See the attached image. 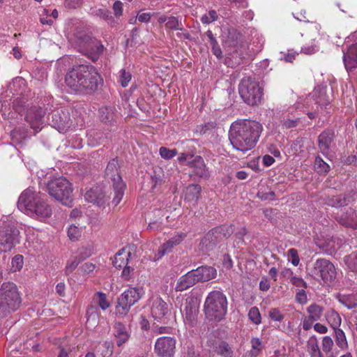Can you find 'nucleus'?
<instances>
[{"instance_id":"nucleus-10","label":"nucleus","mask_w":357,"mask_h":357,"mask_svg":"<svg viewBox=\"0 0 357 357\" xmlns=\"http://www.w3.org/2000/svg\"><path fill=\"white\" fill-rule=\"evenodd\" d=\"M310 273L314 278L320 279L324 284H327L332 283L337 275L336 268L333 264L324 258L317 259L314 261Z\"/></svg>"},{"instance_id":"nucleus-45","label":"nucleus","mask_w":357,"mask_h":357,"mask_svg":"<svg viewBox=\"0 0 357 357\" xmlns=\"http://www.w3.org/2000/svg\"><path fill=\"white\" fill-rule=\"evenodd\" d=\"M314 168L320 174H326L330 170V166L320 156H317L314 160Z\"/></svg>"},{"instance_id":"nucleus-52","label":"nucleus","mask_w":357,"mask_h":357,"mask_svg":"<svg viewBox=\"0 0 357 357\" xmlns=\"http://www.w3.org/2000/svg\"><path fill=\"white\" fill-rule=\"evenodd\" d=\"M268 317L272 321L280 322L284 319V314L279 308L274 307L270 309L268 312Z\"/></svg>"},{"instance_id":"nucleus-48","label":"nucleus","mask_w":357,"mask_h":357,"mask_svg":"<svg viewBox=\"0 0 357 357\" xmlns=\"http://www.w3.org/2000/svg\"><path fill=\"white\" fill-rule=\"evenodd\" d=\"M132 79V75L130 72L126 71L125 69H121L119 71V76L118 82L123 87H126Z\"/></svg>"},{"instance_id":"nucleus-61","label":"nucleus","mask_w":357,"mask_h":357,"mask_svg":"<svg viewBox=\"0 0 357 357\" xmlns=\"http://www.w3.org/2000/svg\"><path fill=\"white\" fill-rule=\"evenodd\" d=\"M114 14L115 17H119L123 14V3L120 1H116L113 4Z\"/></svg>"},{"instance_id":"nucleus-41","label":"nucleus","mask_w":357,"mask_h":357,"mask_svg":"<svg viewBox=\"0 0 357 357\" xmlns=\"http://www.w3.org/2000/svg\"><path fill=\"white\" fill-rule=\"evenodd\" d=\"M86 255L84 256L80 257L78 259V256H73L70 260L68 261L66 267V272L67 274H69L72 273L75 269L77 267L79 264L90 257L89 253H85Z\"/></svg>"},{"instance_id":"nucleus-63","label":"nucleus","mask_w":357,"mask_h":357,"mask_svg":"<svg viewBox=\"0 0 357 357\" xmlns=\"http://www.w3.org/2000/svg\"><path fill=\"white\" fill-rule=\"evenodd\" d=\"M182 30H178L179 31L176 33V36L181 40H190L191 38L190 33L183 28V25L181 26Z\"/></svg>"},{"instance_id":"nucleus-49","label":"nucleus","mask_w":357,"mask_h":357,"mask_svg":"<svg viewBox=\"0 0 357 357\" xmlns=\"http://www.w3.org/2000/svg\"><path fill=\"white\" fill-rule=\"evenodd\" d=\"M86 315L87 318V321H89L91 319L94 321H96L99 317V312L98 307L93 305V304L91 303L87 307Z\"/></svg>"},{"instance_id":"nucleus-9","label":"nucleus","mask_w":357,"mask_h":357,"mask_svg":"<svg viewBox=\"0 0 357 357\" xmlns=\"http://www.w3.org/2000/svg\"><path fill=\"white\" fill-rule=\"evenodd\" d=\"M105 177L112 182L113 198L112 204L116 206L123 199L126 184L119 174V165L117 158L112 159L105 169Z\"/></svg>"},{"instance_id":"nucleus-13","label":"nucleus","mask_w":357,"mask_h":357,"mask_svg":"<svg viewBox=\"0 0 357 357\" xmlns=\"http://www.w3.org/2000/svg\"><path fill=\"white\" fill-rule=\"evenodd\" d=\"M176 345L175 337L162 336L156 340L154 351L158 357H174Z\"/></svg>"},{"instance_id":"nucleus-37","label":"nucleus","mask_w":357,"mask_h":357,"mask_svg":"<svg viewBox=\"0 0 357 357\" xmlns=\"http://www.w3.org/2000/svg\"><path fill=\"white\" fill-rule=\"evenodd\" d=\"M325 318L328 324L333 330L339 328L342 323L340 314L333 309L328 310L325 314Z\"/></svg>"},{"instance_id":"nucleus-44","label":"nucleus","mask_w":357,"mask_h":357,"mask_svg":"<svg viewBox=\"0 0 357 357\" xmlns=\"http://www.w3.org/2000/svg\"><path fill=\"white\" fill-rule=\"evenodd\" d=\"M248 319L255 325H259L261 323V316L257 307H252L248 312Z\"/></svg>"},{"instance_id":"nucleus-47","label":"nucleus","mask_w":357,"mask_h":357,"mask_svg":"<svg viewBox=\"0 0 357 357\" xmlns=\"http://www.w3.org/2000/svg\"><path fill=\"white\" fill-rule=\"evenodd\" d=\"M82 234V228H79L75 225H71L68 229V236L72 241H77L79 240Z\"/></svg>"},{"instance_id":"nucleus-50","label":"nucleus","mask_w":357,"mask_h":357,"mask_svg":"<svg viewBox=\"0 0 357 357\" xmlns=\"http://www.w3.org/2000/svg\"><path fill=\"white\" fill-rule=\"evenodd\" d=\"M355 215V212L354 210L350 208L349 212L347 213V215L345 217H343V215H340L337 217V219L338 222L342 225H345L346 227L350 226L351 224V222L354 220V216Z\"/></svg>"},{"instance_id":"nucleus-43","label":"nucleus","mask_w":357,"mask_h":357,"mask_svg":"<svg viewBox=\"0 0 357 357\" xmlns=\"http://www.w3.org/2000/svg\"><path fill=\"white\" fill-rule=\"evenodd\" d=\"M335 339L336 344L341 349L347 347V341L344 331L339 328L335 329Z\"/></svg>"},{"instance_id":"nucleus-2","label":"nucleus","mask_w":357,"mask_h":357,"mask_svg":"<svg viewBox=\"0 0 357 357\" xmlns=\"http://www.w3.org/2000/svg\"><path fill=\"white\" fill-rule=\"evenodd\" d=\"M262 130L261 124L256 121H236L230 127L229 141L236 150L245 153L256 146Z\"/></svg>"},{"instance_id":"nucleus-1","label":"nucleus","mask_w":357,"mask_h":357,"mask_svg":"<svg viewBox=\"0 0 357 357\" xmlns=\"http://www.w3.org/2000/svg\"><path fill=\"white\" fill-rule=\"evenodd\" d=\"M65 82L75 93L92 94L102 85L103 79L93 66L80 64L68 70Z\"/></svg>"},{"instance_id":"nucleus-7","label":"nucleus","mask_w":357,"mask_h":357,"mask_svg":"<svg viewBox=\"0 0 357 357\" xmlns=\"http://www.w3.org/2000/svg\"><path fill=\"white\" fill-rule=\"evenodd\" d=\"M238 93L243 100L249 105H257L262 100L263 88L254 77H243L238 85Z\"/></svg>"},{"instance_id":"nucleus-21","label":"nucleus","mask_w":357,"mask_h":357,"mask_svg":"<svg viewBox=\"0 0 357 357\" xmlns=\"http://www.w3.org/2000/svg\"><path fill=\"white\" fill-rule=\"evenodd\" d=\"M343 61L348 73H351L357 68V43L349 45L343 51Z\"/></svg>"},{"instance_id":"nucleus-36","label":"nucleus","mask_w":357,"mask_h":357,"mask_svg":"<svg viewBox=\"0 0 357 357\" xmlns=\"http://www.w3.org/2000/svg\"><path fill=\"white\" fill-rule=\"evenodd\" d=\"M241 34L235 29H229L227 38L224 40V45L227 47H236L241 39Z\"/></svg>"},{"instance_id":"nucleus-60","label":"nucleus","mask_w":357,"mask_h":357,"mask_svg":"<svg viewBox=\"0 0 357 357\" xmlns=\"http://www.w3.org/2000/svg\"><path fill=\"white\" fill-rule=\"evenodd\" d=\"M13 267H15V271H20L23 266V257L20 255H16L12 260Z\"/></svg>"},{"instance_id":"nucleus-46","label":"nucleus","mask_w":357,"mask_h":357,"mask_svg":"<svg viewBox=\"0 0 357 357\" xmlns=\"http://www.w3.org/2000/svg\"><path fill=\"white\" fill-rule=\"evenodd\" d=\"M181 26V22L178 19V17L174 16H169L165 24V28L167 30H182Z\"/></svg>"},{"instance_id":"nucleus-18","label":"nucleus","mask_w":357,"mask_h":357,"mask_svg":"<svg viewBox=\"0 0 357 357\" xmlns=\"http://www.w3.org/2000/svg\"><path fill=\"white\" fill-rule=\"evenodd\" d=\"M181 312L183 316L189 322H193L199 312V302L194 296H188L181 306Z\"/></svg>"},{"instance_id":"nucleus-33","label":"nucleus","mask_w":357,"mask_h":357,"mask_svg":"<svg viewBox=\"0 0 357 357\" xmlns=\"http://www.w3.org/2000/svg\"><path fill=\"white\" fill-rule=\"evenodd\" d=\"M153 218H149V222L147 227V229L149 231H162V218L164 216L163 211L161 209L155 208L153 211Z\"/></svg>"},{"instance_id":"nucleus-34","label":"nucleus","mask_w":357,"mask_h":357,"mask_svg":"<svg viewBox=\"0 0 357 357\" xmlns=\"http://www.w3.org/2000/svg\"><path fill=\"white\" fill-rule=\"evenodd\" d=\"M99 117L105 124L112 125L116 121L115 108L110 106H103L99 109Z\"/></svg>"},{"instance_id":"nucleus-24","label":"nucleus","mask_w":357,"mask_h":357,"mask_svg":"<svg viewBox=\"0 0 357 357\" xmlns=\"http://www.w3.org/2000/svg\"><path fill=\"white\" fill-rule=\"evenodd\" d=\"M84 199L86 202L93 203L97 206H103L108 200L104 192L100 187H94L86 191L84 195Z\"/></svg>"},{"instance_id":"nucleus-4","label":"nucleus","mask_w":357,"mask_h":357,"mask_svg":"<svg viewBox=\"0 0 357 357\" xmlns=\"http://www.w3.org/2000/svg\"><path fill=\"white\" fill-rule=\"evenodd\" d=\"M293 15L298 21L307 22L302 36L312 41L311 45L306 44L301 50L306 54H312L319 51L320 42L324 39L323 34L320 33V25L316 22H310L307 13L303 9L296 10Z\"/></svg>"},{"instance_id":"nucleus-27","label":"nucleus","mask_w":357,"mask_h":357,"mask_svg":"<svg viewBox=\"0 0 357 357\" xmlns=\"http://www.w3.org/2000/svg\"><path fill=\"white\" fill-rule=\"evenodd\" d=\"M334 137L335 133L331 130H325L319 135L318 147L323 154L328 153Z\"/></svg>"},{"instance_id":"nucleus-25","label":"nucleus","mask_w":357,"mask_h":357,"mask_svg":"<svg viewBox=\"0 0 357 357\" xmlns=\"http://www.w3.org/2000/svg\"><path fill=\"white\" fill-rule=\"evenodd\" d=\"M187 165L193 168V172L197 176L203 178L209 177L208 170L202 156H194L191 160L188 161Z\"/></svg>"},{"instance_id":"nucleus-32","label":"nucleus","mask_w":357,"mask_h":357,"mask_svg":"<svg viewBox=\"0 0 357 357\" xmlns=\"http://www.w3.org/2000/svg\"><path fill=\"white\" fill-rule=\"evenodd\" d=\"M202 187L198 184H191L185 188L184 198L188 202L196 204L201 197Z\"/></svg>"},{"instance_id":"nucleus-19","label":"nucleus","mask_w":357,"mask_h":357,"mask_svg":"<svg viewBox=\"0 0 357 357\" xmlns=\"http://www.w3.org/2000/svg\"><path fill=\"white\" fill-rule=\"evenodd\" d=\"M44 109L40 107H31L26 112L25 119L31 128L36 131L40 130L43 123Z\"/></svg>"},{"instance_id":"nucleus-29","label":"nucleus","mask_w":357,"mask_h":357,"mask_svg":"<svg viewBox=\"0 0 357 357\" xmlns=\"http://www.w3.org/2000/svg\"><path fill=\"white\" fill-rule=\"evenodd\" d=\"M197 280L192 271L181 276L177 280L175 290L176 291H183L192 287L197 283Z\"/></svg>"},{"instance_id":"nucleus-58","label":"nucleus","mask_w":357,"mask_h":357,"mask_svg":"<svg viewBox=\"0 0 357 357\" xmlns=\"http://www.w3.org/2000/svg\"><path fill=\"white\" fill-rule=\"evenodd\" d=\"M290 282L294 287H296L298 288L306 289L307 287V284L306 282L304 281V280L302 278L298 277L296 275H294V277L291 278Z\"/></svg>"},{"instance_id":"nucleus-26","label":"nucleus","mask_w":357,"mask_h":357,"mask_svg":"<svg viewBox=\"0 0 357 357\" xmlns=\"http://www.w3.org/2000/svg\"><path fill=\"white\" fill-rule=\"evenodd\" d=\"M197 282H203L215 278L217 271L215 268L208 266H202L197 269L192 270Z\"/></svg>"},{"instance_id":"nucleus-57","label":"nucleus","mask_w":357,"mask_h":357,"mask_svg":"<svg viewBox=\"0 0 357 357\" xmlns=\"http://www.w3.org/2000/svg\"><path fill=\"white\" fill-rule=\"evenodd\" d=\"M296 301L301 304L305 305L307 302V297L305 289H298L296 294Z\"/></svg>"},{"instance_id":"nucleus-23","label":"nucleus","mask_w":357,"mask_h":357,"mask_svg":"<svg viewBox=\"0 0 357 357\" xmlns=\"http://www.w3.org/2000/svg\"><path fill=\"white\" fill-rule=\"evenodd\" d=\"M113 335L116 339V344L117 347H120L126 344L130 338L131 332L126 325L120 321H116L113 326Z\"/></svg>"},{"instance_id":"nucleus-30","label":"nucleus","mask_w":357,"mask_h":357,"mask_svg":"<svg viewBox=\"0 0 357 357\" xmlns=\"http://www.w3.org/2000/svg\"><path fill=\"white\" fill-rule=\"evenodd\" d=\"M29 213L39 219L46 218L51 216L52 208L41 197Z\"/></svg>"},{"instance_id":"nucleus-51","label":"nucleus","mask_w":357,"mask_h":357,"mask_svg":"<svg viewBox=\"0 0 357 357\" xmlns=\"http://www.w3.org/2000/svg\"><path fill=\"white\" fill-rule=\"evenodd\" d=\"M159 153L160 156L166 160L172 159L178 154L176 149H169L164 146L160 148Z\"/></svg>"},{"instance_id":"nucleus-35","label":"nucleus","mask_w":357,"mask_h":357,"mask_svg":"<svg viewBox=\"0 0 357 357\" xmlns=\"http://www.w3.org/2000/svg\"><path fill=\"white\" fill-rule=\"evenodd\" d=\"M354 201L351 196H347L343 195H339L337 196L328 197L327 200V204L333 207H342L347 206Z\"/></svg>"},{"instance_id":"nucleus-31","label":"nucleus","mask_w":357,"mask_h":357,"mask_svg":"<svg viewBox=\"0 0 357 357\" xmlns=\"http://www.w3.org/2000/svg\"><path fill=\"white\" fill-rule=\"evenodd\" d=\"M131 255V252L126 248H122L119 250L116 253L114 259L112 261L114 266L120 269L125 266H127L129 263Z\"/></svg>"},{"instance_id":"nucleus-40","label":"nucleus","mask_w":357,"mask_h":357,"mask_svg":"<svg viewBox=\"0 0 357 357\" xmlns=\"http://www.w3.org/2000/svg\"><path fill=\"white\" fill-rule=\"evenodd\" d=\"M307 312L308 313L307 317H309L310 319L317 321L321 319L324 309L320 305L313 303L307 307Z\"/></svg>"},{"instance_id":"nucleus-42","label":"nucleus","mask_w":357,"mask_h":357,"mask_svg":"<svg viewBox=\"0 0 357 357\" xmlns=\"http://www.w3.org/2000/svg\"><path fill=\"white\" fill-rule=\"evenodd\" d=\"M344 261L349 270L357 273V251L345 256Z\"/></svg>"},{"instance_id":"nucleus-56","label":"nucleus","mask_w":357,"mask_h":357,"mask_svg":"<svg viewBox=\"0 0 357 357\" xmlns=\"http://www.w3.org/2000/svg\"><path fill=\"white\" fill-rule=\"evenodd\" d=\"M322 350L325 354H328L332 351L334 343L330 336H324L322 339Z\"/></svg>"},{"instance_id":"nucleus-39","label":"nucleus","mask_w":357,"mask_h":357,"mask_svg":"<svg viewBox=\"0 0 357 357\" xmlns=\"http://www.w3.org/2000/svg\"><path fill=\"white\" fill-rule=\"evenodd\" d=\"M91 303L98 305L102 310H106L110 306L106 294L101 291H98L93 296Z\"/></svg>"},{"instance_id":"nucleus-20","label":"nucleus","mask_w":357,"mask_h":357,"mask_svg":"<svg viewBox=\"0 0 357 357\" xmlns=\"http://www.w3.org/2000/svg\"><path fill=\"white\" fill-rule=\"evenodd\" d=\"M312 102L320 106H326L330 103L328 96L326 94V87H316L313 91L312 94L309 95L305 98L304 102L306 108L308 109L310 103Z\"/></svg>"},{"instance_id":"nucleus-53","label":"nucleus","mask_w":357,"mask_h":357,"mask_svg":"<svg viewBox=\"0 0 357 357\" xmlns=\"http://www.w3.org/2000/svg\"><path fill=\"white\" fill-rule=\"evenodd\" d=\"M218 19V15L214 10H211L208 14L204 15L201 17V22L204 24H209Z\"/></svg>"},{"instance_id":"nucleus-15","label":"nucleus","mask_w":357,"mask_h":357,"mask_svg":"<svg viewBox=\"0 0 357 357\" xmlns=\"http://www.w3.org/2000/svg\"><path fill=\"white\" fill-rule=\"evenodd\" d=\"M151 314L154 320L165 322L169 314L167 303L160 296L153 297L151 300Z\"/></svg>"},{"instance_id":"nucleus-22","label":"nucleus","mask_w":357,"mask_h":357,"mask_svg":"<svg viewBox=\"0 0 357 357\" xmlns=\"http://www.w3.org/2000/svg\"><path fill=\"white\" fill-rule=\"evenodd\" d=\"M185 237L186 234L185 233L181 232L170 238L168 241H165L160 246L156 255V257L158 259H160L165 255L171 252L173 250V248L175 246L179 245L185 239Z\"/></svg>"},{"instance_id":"nucleus-6","label":"nucleus","mask_w":357,"mask_h":357,"mask_svg":"<svg viewBox=\"0 0 357 357\" xmlns=\"http://www.w3.org/2000/svg\"><path fill=\"white\" fill-rule=\"evenodd\" d=\"M21 304V298L17 286L13 282H4L0 289V318L17 310Z\"/></svg>"},{"instance_id":"nucleus-8","label":"nucleus","mask_w":357,"mask_h":357,"mask_svg":"<svg viewBox=\"0 0 357 357\" xmlns=\"http://www.w3.org/2000/svg\"><path fill=\"white\" fill-rule=\"evenodd\" d=\"M50 197L64 205L70 206L73 202V186L66 178L61 176L50 180L47 184Z\"/></svg>"},{"instance_id":"nucleus-16","label":"nucleus","mask_w":357,"mask_h":357,"mask_svg":"<svg viewBox=\"0 0 357 357\" xmlns=\"http://www.w3.org/2000/svg\"><path fill=\"white\" fill-rule=\"evenodd\" d=\"M231 234V229L226 226H220L210 230L202 238V243L206 247L214 245L223 238Z\"/></svg>"},{"instance_id":"nucleus-59","label":"nucleus","mask_w":357,"mask_h":357,"mask_svg":"<svg viewBox=\"0 0 357 357\" xmlns=\"http://www.w3.org/2000/svg\"><path fill=\"white\" fill-rule=\"evenodd\" d=\"M257 197L261 200H273L275 199V192L272 190L268 192L259 191Z\"/></svg>"},{"instance_id":"nucleus-55","label":"nucleus","mask_w":357,"mask_h":357,"mask_svg":"<svg viewBox=\"0 0 357 357\" xmlns=\"http://www.w3.org/2000/svg\"><path fill=\"white\" fill-rule=\"evenodd\" d=\"M317 245L327 252H331L336 250L335 246V241L333 238L328 239L325 243H321L319 241L317 243Z\"/></svg>"},{"instance_id":"nucleus-5","label":"nucleus","mask_w":357,"mask_h":357,"mask_svg":"<svg viewBox=\"0 0 357 357\" xmlns=\"http://www.w3.org/2000/svg\"><path fill=\"white\" fill-rule=\"evenodd\" d=\"M204 312L210 321L222 320L227 312V296L220 291H211L205 300Z\"/></svg>"},{"instance_id":"nucleus-17","label":"nucleus","mask_w":357,"mask_h":357,"mask_svg":"<svg viewBox=\"0 0 357 357\" xmlns=\"http://www.w3.org/2000/svg\"><path fill=\"white\" fill-rule=\"evenodd\" d=\"M52 126L59 132H67L72 126L70 114L68 110H57L52 116Z\"/></svg>"},{"instance_id":"nucleus-11","label":"nucleus","mask_w":357,"mask_h":357,"mask_svg":"<svg viewBox=\"0 0 357 357\" xmlns=\"http://www.w3.org/2000/svg\"><path fill=\"white\" fill-rule=\"evenodd\" d=\"M20 231L14 226H8L0 231V253L10 251L20 243Z\"/></svg>"},{"instance_id":"nucleus-3","label":"nucleus","mask_w":357,"mask_h":357,"mask_svg":"<svg viewBox=\"0 0 357 357\" xmlns=\"http://www.w3.org/2000/svg\"><path fill=\"white\" fill-rule=\"evenodd\" d=\"M70 40L80 52L93 61H97L103 51V45L92 38L84 28H76Z\"/></svg>"},{"instance_id":"nucleus-14","label":"nucleus","mask_w":357,"mask_h":357,"mask_svg":"<svg viewBox=\"0 0 357 357\" xmlns=\"http://www.w3.org/2000/svg\"><path fill=\"white\" fill-rule=\"evenodd\" d=\"M40 198V192L33 188H28L21 193L18 199L17 207L20 211L29 213Z\"/></svg>"},{"instance_id":"nucleus-12","label":"nucleus","mask_w":357,"mask_h":357,"mask_svg":"<svg viewBox=\"0 0 357 357\" xmlns=\"http://www.w3.org/2000/svg\"><path fill=\"white\" fill-rule=\"evenodd\" d=\"M144 294L142 288L131 287L126 289L119 298L118 305L119 307L121 308V312L119 309V312L121 314H126L130 307L136 303Z\"/></svg>"},{"instance_id":"nucleus-38","label":"nucleus","mask_w":357,"mask_h":357,"mask_svg":"<svg viewBox=\"0 0 357 357\" xmlns=\"http://www.w3.org/2000/svg\"><path fill=\"white\" fill-rule=\"evenodd\" d=\"M307 351L310 357H324L316 337H311L307 342Z\"/></svg>"},{"instance_id":"nucleus-54","label":"nucleus","mask_w":357,"mask_h":357,"mask_svg":"<svg viewBox=\"0 0 357 357\" xmlns=\"http://www.w3.org/2000/svg\"><path fill=\"white\" fill-rule=\"evenodd\" d=\"M288 261H290L294 266H298L300 263V257L296 249L290 248L287 251Z\"/></svg>"},{"instance_id":"nucleus-62","label":"nucleus","mask_w":357,"mask_h":357,"mask_svg":"<svg viewBox=\"0 0 357 357\" xmlns=\"http://www.w3.org/2000/svg\"><path fill=\"white\" fill-rule=\"evenodd\" d=\"M83 0H65V5L68 8H77L82 5Z\"/></svg>"},{"instance_id":"nucleus-28","label":"nucleus","mask_w":357,"mask_h":357,"mask_svg":"<svg viewBox=\"0 0 357 357\" xmlns=\"http://www.w3.org/2000/svg\"><path fill=\"white\" fill-rule=\"evenodd\" d=\"M215 354L222 357H235L232 347L225 341H213L209 345Z\"/></svg>"},{"instance_id":"nucleus-64","label":"nucleus","mask_w":357,"mask_h":357,"mask_svg":"<svg viewBox=\"0 0 357 357\" xmlns=\"http://www.w3.org/2000/svg\"><path fill=\"white\" fill-rule=\"evenodd\" d=\"M299 122V119H285L283 122V127L286 129L295 128L297 126L298 123Z\"/></svg>"}]
</instances>
